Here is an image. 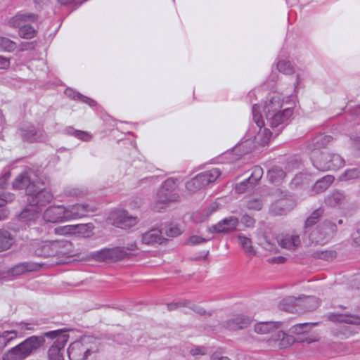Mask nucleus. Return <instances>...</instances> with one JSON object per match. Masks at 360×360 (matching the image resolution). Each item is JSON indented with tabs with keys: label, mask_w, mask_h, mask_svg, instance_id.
I'll return each instance as SVG.
<instances>
[{
	"label": "nucleus",
	"mask_w": 360,
	"mask_h": 360,
	"mask_svg": "<svg viewBox=\"0 0 360 360\" xmlns=\"http://www.w3.org/2000/svg\"><path fill=\"white\" fill-rule=\"evenodd\" d=\"M286 105L282 96L278 94L271 96L264 104L266 125L275 130L276 135L289 123L293 115V108Z\"/></svg>",
	"instance_id": "obj_1"
},
{
	"label": "nucleus",
	"mask_w": 360,
	"mask_h": 360,
	"mask_svg": "<svg viewBox=\"0 0 360 360\" xmlns=\"http://www.w3.org/2000/svg\"><path fill=\"white\" fill-rule=\"evenodd\" d=\"M179 198L178 180L174 178H168L158 189L153 209L156 212H161L171 203L179 201Z\"/></svg>",
	"instance_id": "obj_2"
},
{
	"label": "nucleus",
	"mask_w": 360,
	"mask_h": 360,
	"mask_svg": "<svg viewBox=\"0 0 360 360\" xmlns=\"http://www.w3.org/2000/svg\"><path fill=\"white\" fill-rule=\"evenodd\" d=\"M313 165L319 170H336L345 166V160L338 154L330 152L315 150L311 153Z\"/></svg>",
	"instance_id": "obj_3"
},
{
	"label": "nucleus",
	"mask_w": 360,
	"mask_h": 360,
	"mask_svg": "<svg viewBox=\"0 0 360 360\" xmlns=\"http://www.w3.org/2000/svg\"><path fill=\"white\" fill-rule=\"evenodd\" d=\"M252 112L253 120L259 129L257 134L254 136L253 140L248 139L242 143V146H250L252 143H255L258 146H265L270 141L274 132L271 131L266 127L262 129V127L265 126V123L262 117L260 108L258 105H253Z\"/></svg>",
	"instance_id": "obj_4"
},
{
	"label": "nucleus",
	"mask_w": 360,
	"mask_h": 360,
	"mask_svg": "<svg viewBox=\"0 0 360 360\" xmlns=\"http://www.w3.org/2000/svg\"><path fill=\"white\" fill-rule=\"evenodd\" d=\"M281 305L283 309L290 312L297 311V307L304 311H311L318 307L319 301L311 295H303L297 298L290 297L283 300Z\"/></svg>",
	"instance_id": "obj_5"
},
{
	"label": "nucleus",
	"mask_w": 360,
	"mask_h": 360,
	"mask_svg": "<svg viewBox=\"0 0 360 360\" xmlns=\"http://www.w3.org/2000/svg\"><path fill=\"white\" fill-rule=\"evenodd\" d=\"M53 199V194L48 190L39 186V183L32 184L27 187V201L30 206L39 207L45 206Z\"/></svg>",
	"instance_id": "obj_6"
},
{
	"label": "nucleus",
	"mask_w": 360,
	"mask_h": 360,
	"mask_svg": "<svg viewBox=\"0 0 360 360\" xmlns=\"http://www.w3.org/2000/svg\"><path fill=\"white\" fill-rule=\"evenodd\" d=\"M128 253L123 248H104L91 253V257L98 262H116L123 259Z\"/></svg>",
	"instance_id": "obj_7"
},
{
	"label": "nucleus",
	"mask_w": 360,
	"mask_h": 360,
	"mask_svg": "<svg viewBox=\"0 0 360 360\" xmlns=\"http://www.w3.org/2000/svg\"><path fill=\"white\" fill-rule=\"evenodd\" d=\"M316 325V323H303L292 326L290 332L296 335L295 338L298 342L311 343L318 340V336L315 334H309L311 328Z\"/></svg>",
	"instance_id": "obj_8"
},
{
	"label": "nucleus",
	"mask_w": 360,
	"mask_h": 360,
	"mask_svg": "<svg viewBox=\"0 0 360 360\" xmlns=\"http://www.w3.org/2000/svg\"><path fill=\"white\" fill-rule=\"evenodd\" d=\"M109 219L114 226L121 229H128L136 225L138 219L136 217L129 215V213L123 210H118L112 212Z\"/></svg>",
	"instance_id": "obj_9"
},
{
	"label": "nucleus",
	"mask_w": 360,
	"mask_h": 360,
	"mask_svg": "<svg viewBox=\"0 0 360 360\" xmlns=\"http://www.w3.org/2000/svg\"><path fill=\"white\" fill-rule=\"evenodd\" d=\"M295 342V338L279 329H277L268 340L269 345L274 349L288 348Z\"/></svg>",
	"instance_id": "obj_10"
},
{
	"label": "nucleus",
	"mask_w": 360,
	"mask_h": 360,
	"mask_svg": "<svg viewBox=\"0 0 360 360\" xmlns=\"http://www.w3.org/2000/svg\"><path fill=\"white\" fill-rule=\"evenodd\" d=\"M336 225L330 221H326L319 226L315 231L311 233V238L316 243H324L330 240L333 233L336 231Z\"/></svg>",
	"instance_id": "obj_11"
},
{
	"label": "nucleus",
	"mask_w": 360,
	"mask_h": 360,
	"mask_svg": "<svg viewBox=\"0 0 360 360\" xmlns=\"http://www.w3.org/2000/svg\"><path fill=\"white\" fill-rule=\"evenodd\" d=\"M44 342L42 338L32 336L16 345V348L20 353L23 359L27 358L34 351L39 348Z\"/></svg>",
	"instance_id": "obj_12"
},
{
	"label": "nucleus",
	"mask_w": 360,
	"mask_h": 360,
	"mask_svg": "<svg viewBox=\"0 0 360 360\" xmlns=\"http://www.w3.org/2000/svg\"><path fill=\"white\" fill-rule=\"evenodd\" d=\"M277 242L282 248L295 251L301 244V239L299 234L292 231L278 235Z\"/></svg>",
	"instance_id": "obj_13"
},
{
	"label": "nucleus",
	"mask_w": 360,
	"mask_h": 360,
	"mask_svg": "<svg viewBox=\"0 0 360 360\" xmlns=\"http://www.w3.org/2000/svg\"><path fill=\"white\" fill-rule=\"evenodd\" d=\"M46 221L56 223L66 219V207L63 205L51 206L46 209L43 215Z\"/></svg>",
	"instance_id": "obj_14"
},
{
	"label": "nucleus",
	"mask_w": 360,
	"mask_h": 360,
	"mask_svg": "<svg viewBox=\"0 0 360 360\" xmlns=\"http://www.w3.org/2000/svg\"><path fill=\"white\" fill-rule=\"evenodd\" d=\"M238 219L236 217H226L217 224L212 225L209 228L212 233H228L234 231L238 225Z\"/></svg>",
	"instance_id": "obj_15"
},
{
	"label": "nucleus",
	"mask_w": 360,
	"mask_h": 360,
	"mask_svg": "<svg viewBox=\"0 0 360 360\" xmlns=\"http://www.w3.org/2000/svg\"><path fill=\"white\" fill-rule=\"evenodd\" d=\"M70 360H85L89 354V349L80 341L72 342L68 349Z\"/></svg>",
	"instance_id": "obj_16"
},
{
	"label": "nucleus",
	"mask_w": 360,
	"mask_h": 360,
	"mask_svg": "<svg viewBox=\"0 0 360 360\" xmlns=\"http://www.w3.org/2000/svg\"><path fill=\"white\" fill-rule=\"evenodd\" d=\"M295 204L289 198L281 199L272 203L269 212L274 216L285 215L293 209Z\"/></svg>",
	"instance_id": "obj_17"
},
{
	"label": "nucleus",
	"mask_w": 360,
	"mask_h": 360,
	"mask_svg": "<svg viewBox=\"0 0 360 360\" xmlns=\"http://www.w3.org/2000/svg\"><path fill=\"white\" fill-rule=\"evenodd\" d=\"M94 211L95 209L88 205L76 204L66 207V219L82 218L86 216L89 212Z\"/></svg>",
	"instance_id": "obj_18"
},
{
	"label": "nucleus",
	"mask_w": 360,
	"mask_h": 360,
	"mask_svg": "<svg viewBox=\"0 0 360 360\" xmlns=\"http://www.w3.org/2000/svg\"><path fill=\"white\" fill-rule=\"evenodd\" d=\"M347 202L345 193L340 190H334L325 198V204L330 207H340Z\"/></svg>",
	"instance_id": "obj_19"
},
{
	"label": "nucleus",
	"mask_w": 360,
	"mask_h": 360,
	"mask_svg": "<svg viewBox=\"0 0 360 360\" xmlns=\"http://www.w3.org/2000/svg\"><path fill=\"white\" fill-rule=\"evenodd\" d=\"M41 264L34 262H22L16 264L12 267L8 274L13 276H20L27 272H32L39 270L41 268Z\"/></svg>",
	"instance_id": "obj_20"
},
{
	"label": "nucleus",
	"mask_w": 360,
	"mask_h": 360,
	"mask_svg": "<svg viewBox=\"0 0 360 360\" xmlns=\"http://www.w3.org/2000/svg\"><path fill=\"white\" fill-rule=\"evenodd\" d=\"M20 135L24 141L34 142L43 136V131L32 125H27L20 129Z\"/></svg>",
	"instance_id": "obj_21"
},
{
	"label": "nucleus",
	"mask_w": 360,
	"mask_h": 360,
	"mask_svg": "<svg viewBox=\"0 0 360 360\" xmlns=\"http://www.w3.org/2000/svg\"><path fill=\"white\" fill-rule=\"evenodd\" d=\"M57 243L52 241L43 242L39 244V247L35 250V254L37 256L43 257H54L57 255Z\"/></svg>",
	"instance_id": "obj_22"
},
{
	"label": "nucleus",
	"mask_w": 360,
	"mask_h": 360,
	"mask_svg": "<svg viewBox=\"0 0 360 360\" xmlns=\"http://www.w3.org/2000/svg\"><path fill=\"white\" fill-rule=\"evenodd\" d=\"M37 19L35 14L30 13H18L9 20V25L13 27H19L25 25L26 22H34Z\"/></svg>",
	"instance_id": "obj_23"
},
{
	"label": "nucleus",
	"mask_w": 360,
	"mask_h": 360,
	"mask_svg": "<svg viewBox=\"0 0 360 360\" xmlns=\"http://www.w3.org/2000/svg\"><path fill=\"white\" fill-rule=\"evenodd\" d=\"M47 338L55 339L52 345H56L60 349L64 348L69 340V335L65 330H53L45 333Z\"/></svg>",
	"instance_id": "obj_24"
},
{
	"label": "nucleus",
	"mask_w": 360,
	"mask_h": 360,
	"mask_svg": "<svg viewBox=\"0 0 360 360\" xmlns=\"http://www.w3.org/2000/svg\"><path fill=\"white\" fill-rule=\"evenodd\" d=\"M280 322H259L255 326V330L258 334H274L281 328Z\"/></svg>",
	"instance_id": "obj_25"
},
{
	"label": "nucleus",
	"mask_w": 360,
	"mask_h": 360,
	"mask_svg": "<svg viewBox=\"0 0 360 360\" xmlns=\"http://www.w3.org/2000/svg\"><path fill=\"white\" fill-rule=\"evenodd\" d=\"M330 140L331 137L328 135L319 134L316 136L309 144L311 153H314L315 150L324 151L327 150L326 147Z\"/></svg>",
	"instance_id": "obj_26"
},
{
	"label": "nucleus",
	"mask_w": 360,
	"mask_h": 360,
	"mask_svg": "<svg viewBox=\"0 0 360 360\" xmlns=\"http://www.w3.org/2000/svg\"><path fill=\"white\" fill-rule=\"evenodd\" d=\"M32 184H37V181L31 180L30 172L25 171L20 174L15 179L13 183V186L16 189H24L26 188L27 193V187Z\"/></svg>",
	"instance_id": "obj_27"
},
{
	"label": "nucleus",
	"mask_w": 360,
	"mask_h": 360,
	"mask_svg": "<svg viewBox=\"0 0 360 360\" xmlns=\"http://www.w3.org/2000/svg\"><path fill=\"white\" fill-rule=\"evenodd\" d=\"M162 240V231L158 229H151L142 235V242L146 245L160 244Z\"/></svg>",
	"instance_id": "obj_28"
},
{
	"label": "nucleus",
	"mask_w": 360,
	"mask_h": 360,
	"mask_svg": "<svg viewBox=\"0 0 360 360\" xmlns=\"http://www.w3.org/2000/svg\"><path fill=\"white\" fill-rule=\"evenodd\" d=\"M334 180L335 177L333 175H326L314 184L311 188V191L314 194L323 193L330 186Z\"/></svg>",
	"instance_id": "obj_29"
},
{
	"label": "nucleus",
	"mask_w": 360,
	"mask_h": 360,
	"mask_svg": "<svg viewBox=\"0 0 360 360\" xmlns=\"http://www.w3.org/2000/svg\"><path fill=\"white\" fill-rule=\"evenodd\" d=\"M40 210L39 207L30 206L25 208L19 215V221L22 222H31L39 218Z\"/></svg>",
	"instance_id": "obj_30"
},
{
	"label": "nucleus",
	"mask_w": 360,
	"mask_h": 360,
	"mask_svg": "<svg viewBox=\"0 0 360 360\" xmlns=\"http://www.w3.org/2000/svg\"><path fill=\"white\" fill-rule=\"evenodd\" d=\"M87 228H89L88 224L66 225L56 228L55 233L58 235H68L77 232L81 233Z\"/></svg>",
	"instance_id": "obj_31"
},
{
	"label": "nucleus",
	"mask_w": 360,
	"mask_h": 360,
	"mask_svg": "<svg viewBox=\"0 0 360 360\" xmlns=\"http://www.w3.org/2000/svg\"><path fill=\"white\" fill-rule=\"evenodd\" d=\"M219 169L214 168L199 174L205 186L215 181L221 175Z\"/></svg>",
	"instance_id": "obj_32"
},
{
	"label": "nucleus",
	"mask_w": 360,
	"mask_h": 360,
	"mask_svg": "<svg viewBox=\"0 0 360 360\" xmlns=\"http://www.w3.org/2000/svg\"><path fill=\"white\" fill-rule=\"evenodd\" d=\"M252 323V319L243 316H238L229 323L230 330L243 329Z\"/></svg>",
	"instance_id": "obj_33"
},
{
	"label": "nucleus",
	"mask_w": 360,
	"mask_h": 360,
	"mask_svg": "<svg viewBox=\"0 0 360 360\" xmlns=\"http://www.w3.org/2000/svg\"><path fill=\"white\" fill-rule=\"evenodd\" d=\"M13 242V237L10 232L6 230H0V252L8 250Z\"/></svg>",
	"instance_id": "obj_34"
},
{
	"label": "nucleus",
	"mask_w": 360,
	"mask_h": 360,
	"mask_svg": "<svg viewBox=\"0 0 360 360\" xmlns=\"http://www.w3.org/2000/svg\"><path fill=\"white\" fill-rule=\"evenodd\" d=\"M204 187L205 185L199 174L186 184V190L192 193L197 192Z\"/></svg>",
	"instance_id": "obj_35"
},
{
	"label": "nucleus",
	"mask_w": 360,
	"mask_h": 360,
	"mask_svg": "<svg viewBox=\"0 0 360 360\" xmlns=\"http://www.w3.org/2000/svg\"><path fill=\"white\" fill-rule=\"evenodd\" d=\"M285 176V172L278 167H272L268 171L269 181L274 184L279 183Z\"/></svg>",
	"instance_id": "obj_36"
},
{
	"label": "nucleus",
	"mask_w": 360,
	"mask_h": 360,
	"mask_svg": "<svg viewBox=\"0 0 360 360\" xmlns=\"http://www.w3.org/2000/svg\"><path fill=\"white\" fill-rule=\"evenodd\" d=\"M360 179V169L358 168H352L346 169L339 176L340 181H347Z\"/></svg>",
	"instance_id": "obj_37"
},
{
	"label": "nucleus",
	"mask_w": 360,
	"mask_h": 360,
	"mask_svg": "<svg viewBox=\"0 0 360 360\" xmlns=\"http://www.w3.org/2000/svg\"><path fill=\"white\" fill-rule=\"evenodd\" d=\"M313 257L326 261H331L336 257V252L333 250H318L313 253Z\"/></svg>",
	"instance_id": "obj_38"
},
{
	"label": "nucleus",
	"mask_w": 360,
	"mask_h": 360,
	"mask_svg": "<svg viewBox=\"0 0 360 360\" xmlns=\"http://www.w3.org/2000/svg\"><path fill=\"white\" fill-rule=\"evenodd\" d=\"M238 243L248 255H252L255 254V252L252 246V241L250 238L243 236H239Z\"/></svg>",
	"instance_id": "obj_39"
},
{
	"label": "nucleus",
	"mask_w": 360,
	"mask_h": 360,
	"mask_svg": "<svg viewBox=\"0 0 360 360\" xmlns=\"http://www.w3.org/2000/svg\"><path fill=\"white\" fill-rule=\"evenodd\" d=\"M277 69L279 72L285 74L291 75L294 73V68L290 63L284 59H279L277 63Z\"/></svg>",
	"instance_id": "obj_40"
},
{
	"label": "nucleus",
	"mask_w": 360,
	"mask_h": 360,
	"mask_svg": "<svg viewBox=\"0 0 360 360\" xmlns=\"http://www.w3.org/2000/svg\"><path fill=\"white\" fill-rule=\"evenodd\" d=\"M262 175H263L262 168L259 166H255L252 169V173H251L250 177L247 179V181L251 185H254L258 181L260 180V179L262 177Z\"/></svg>",
	"instance_id": "obj_41"
},
{
	"label": "nucleus",
	"mask_w": 360,
	"mask_h": 360,
	"mask_svg": "<svg viewBox=\"0 0 360 360\" xmlns=\"http://www.w3.org/2000/svg\"><path fill=\"white\" fill-rule=\"evenodd\" d=\"M63 349L57 347L56 345H51L48 351L49 360H63Z\"/></svg>",
	"instance_id": "obj_42"
},
{
	"label": "nucleus",
	"mask_w": 360,
	"mask_h": 360,
	"mask_svg": "<svg viewBox=\"0 0 360 360\" xmlns=\"http://www.w3.org/2000/svg\"><path fill=\"white\" fill-rule=\"evenodd\" d=\"M53 243H57L56 256H63L69 253V249L71 246L70 242L67 240H53Z\"/></svg>",
	"instance_id": "obj_43"
},
{
	"label": "nucleus",
	"mask_w": 360,
	"mask_h": 360,
	"mask_svg": "<svg viewBox=\"0 0 360 360\" xmlns=\"http://www.w3.org/2000/svg\"><path fill=\"white\" fill-rule=\"evenodd\" d=\"M37 31L30 25H25L20 28L19 35L25 39H32L35 37Z\"/></svg>",
	"instance_id": "obj_44"
},
{
	"label": "nucleus",
	"mask_w": 360,
	"mask_h": 360,
	"mask_svg": "<svg viewBox=\"0 0 360 360\" xmlns=\"http://www.w3.org/2000/svg\"><path fill=\"white\" fill-rule=\"evenodd\" d=\"M23 357L15 346L3 355V360H23Z\"/></svg>",
	"instance_id": "obj_45"
},
{
	"label": "nucleus",
	"mask_w": 360,
	"mask_h": 360,
	"mask_svg": "<svg viewBox=\"0 0 360 360\" xmlns=\"http://www.w3.org/2000/svg\"><path fill=\"white\" fill-rule=\"evenodd\" d=\"M16 47L15 43L11 39L0 37V51H12Z\"/></svg>",
	"instance_id": "obj_46"
},
{
	"label": "nucleus",
	"mask_w": 360,
	"mask_h": 360,
	"mask_svg": "<svg viewBox=\"0 0 360 360\" xmlns=\"http://www.w3.org/2000/svg\"><path fill=\"white\" fill-rule=\"evenodd\" d=\"M68 133L84 141H89L91 139V135L85 131L76 130L73 128H70L68 129Z\"/></svg>",
	"instance_id": "obj_47"
},
{
	"label": "nucleus",
	"mask_w": 360,
	"mask_h": 360,
	"mask_svg": "<svg viewBox=\"0 0 360 360\" xmlns=\"http://www.w3.org/2000/svg\"><path fill=\"white\" fill-rule=\"evenodd\" d=\"M323 214V210L317 209L314 211L305 221V226L309 227L315 224Z\"/></svg>",
	"instance_id": "obj_48"
},
{
	"label": "nucleus",
	"mask_w": 360,
	"mask_h": 360,
	"mask_svg": "<svg viewBox=\"0 0 360 360\" xmlns=\"http://www.w3.org/2000/svg\"><path fill=\"white\" fill-rule=\"evenodd\" d=\"M65 94L68 96H72V98L74 99H76V98L81 99L83 102L89 104L90 106H94L96 104V102L94 100H92L88 97H86L84 96H82L79 93H73L72 91L70 89H67L65 91Z\"/></svg>",
	"instance_id": "obj_49"
},
{
	"label": "nucleus",
	"mask_w": 360,
	"mask_h": 360,
	"mask_svg": "<svg viewBox=\"0 0 360 360\" xmlns=\"http://www.w3.org/2000/svg\"><path fill=\"white\" fill-rule=\"evenodd\" d=\"M246 207L250 210L259 211L263 207V202L260 198H252L247 202Z\"/></svg>",
	"instance_id": "obj_50"
},
{
	"label": "nucleus",
	"mask_w": 360,
	"mask_h": 360,
	"mask_svg": "<svg viewBox=\"0 0 360 360\" xmlns=\"http://www.w3.org/2000/svg\"><path fill=\"white\" fill-rule=\"evenodd\" d=\"M86 191L77 187H68L65 190V194L68 196L81 197L85 195Z\"/></svg>",
	"instance_id": "obj_51"
},
{
	"label": "nucleus",
	"mask_w": 360,
	"mask_h": 360,
	"mask_svg": "<svg viewBox=\"0 0 360 360\" xmlns=\"http://www.w3.org/2000/svg\"><path fill=\"white\" fill-rule=\"evenodd\" d=\"M165 233L168 237H176L181 233V230L176 225H171L165 228Z\"/></svg>",
	"instance_id": "obj_52"
},
{
	"label": "nucleus",
	"mask_w": 360,
	"mask_h": 360,
	"mask_svg": "<svg viewBox=\"0 0 360 360\" xmlns=\"http://www.w3.org/2000/svg\"><path fill=\"white\" fill-rule=\"evenodd\" d=\"M207 240L198 236H192L186 241L187 245H195L206 242Z\"/></svg>",
	"instance_id": "obj_53"
},
{
	"label": "nucleus",
	"mask_w": 360,
	"mask_h": 360,
	"mask_svg": "<svg viewBox=\"0 0 360 360\" xmlns=\"http://www.w3.org/2000/svg\"><path fill=\"white\" fill-rule=\"evenodd\" d=\"M7 344H9L12 340H15L18 336L17 330H6L2 333Z\"/></svg>",
	"instance_id": "obj_54"
},
{
	"label": "nucleus",
	"mask_w": 360,
	"mask_h": 360,
	"mask_svg": "<svg viewBox=\"0 0 360 360\" xmlns=\"http://www.w3.org/2000/svg\"><path fill=\"white\" fill-rule=\"evenodd\" d=\"M13 196L8 193H2L0 194V209H5L4 206L7 202L11 201Z\"/></svg>",
	"instance_id": "obj_55"
},
{
	"label": "nucleus",
	"mask_w": 360,
	"mask_h": 360,
	"mask_svg": "<svg viewBox=\"0 0 360 360\" xmlns=\"http://www.w3.org/2000/svg\"><path fill=\"white\" fill-rule=\"evenodd\" d=\"M241 221L247 227H252L254 226L255 223V220L254 219V218L248 214H245L243 216V217L241 218Z\"/></svg>",
	"instance_id": "obj_56"
},
{
	"label": "nucleus",
	"mask_w": 360,
	"mask_h": 360,
	"mask_svg": "<svg viewBox=\"0 0 360 360\" xmlns=\"http://www.w3.org/2000/svg\"><path fill=\"white\" fill-rule=\"evenodd\" d=\"M248 184H250L247 179L236 186V191L238 193H244L248 188Z\"/></svg>",
	"instance_id": "obj_57"
},
{
	"label": "nucleus",
	"mask_w": 360,
	"mask_h": 360,
	"mask_svg": "<svg viewBox=\"0 0 360 360\" xmlns=\"http://www.w3.org/2000/svg\"><path fill=\"white\" fill-rule=\"evenodd\" d=\"M352 237L353 245L356 247L360 246V229H358L355 232H354Z\"/></svg>",
	"instance_id": "obj_58"
},
{
	"label": "nucleus",
	"mask_w": 360,
	"mask_h": 360,
	"mask_svg": "<svg viewBox=\"0 0 360 360\" xmlns=\"http://www.w3.org/2000/svg\"><path fill=\"white\" fill-rule=\"evenodd\" d=\"M10 66V59L4 56H0V70H6Z\"/></svg>",
	"instance_id": "obj_59"
},
{
	"label": "nucleus",
	"mask_w": 360,
	"mask_h": 360,
	"mask_svg": "<svg viewBox=\"0 0 360 360\" xmlns=\"http://www.w3.org/2000/svg\"><path fill=\"white\" fill-rule=\"evenodd\" d=\"M341 321L352 324L360 323V319L354 316L341 317Z\"/></svg>",
	"instance_id": "obj_60"
},
{
	"label": "nucleus",
	"mask_w": 360,
	"mask_h": 360,
	"mask_svg": "<svg viewBox=\"0 0 360 360\" xmlns=\"http://www.w3.org/2000/svg\"><path fill=\"white\" fill-rule=\"evenodd\" d=\"M206 353V349L204 347H196L191 350V354L193 356L203 355Z\"/></svg>",
	"instance_id": "obj_61"
},
{
	"label": "nucleus",
	"mask_w": 360,
	"mask_h": 360,
	"mask_svg": "<svg viewBox=\"0 0 360 360\" xmlns=\"http://www.w3.org/2000/svg\"><path fill=\"white\" fill-rule=\"evenodd\" d=\"M211 360H230L228 357L224 356L219 352H215L212 354Z\"/></svg>",
	"instance_id": "obj_62"
},
{
	"label": "nucleus",
	"mask_w": 360,
	"mask_h": 360,
	"mask_svg": "<svg viewBox=\"0 0 360 360\" xmlns=\"http://www.w3.org/2000/svg\"><path fill=\"white\" fill-rule=\"evenodd\" d=\"M6 340L4 336V335L1 333L0 334V348H3L7 345Z\"/></svg>",
	"instance_id": "obj_63"
},
{
	"label": "nucleus",
	"mask_w": 360,
	"mask_h": 360,
	"mask_svg": "<svg viewBox=\"0 0 360 360\" xmlns=\"http://www.w3.org/2000/svg\"><path fill=\"white\" fill-rule=\"evenodd\" d=\"M8 214V212L6 209H0V220L5 219Z\"/></svg>",
	"instance_id": "obj_64"
}]
</instances>
